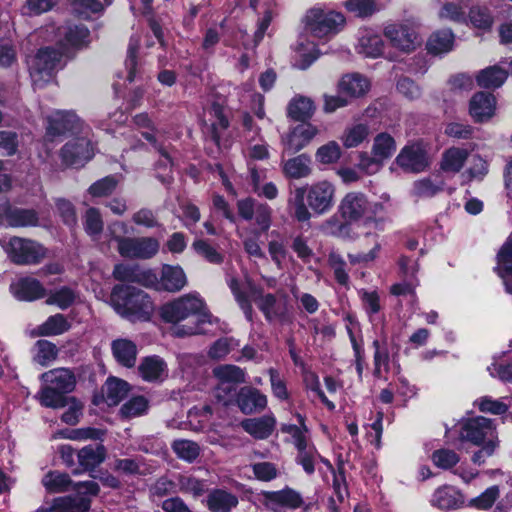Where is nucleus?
<instances>
[{"label":"nucleus","mask_w":512,"mask_h":512,"mask_svg":"<svg viewBox=\"0 0 512 512\" xmlns=\"http://www.w3.org/2000/svg\"><path fill=\"white\" fill-rule=\"evenodd\" d=\"M75 293L69 288H61L52 294L46 300L49 305H56L60 309L68 308L75 300Z\"/></svg>","instance_id":"64"},{"label":"nucleus","mask_w":512,"mask_h":512,"mask_svg":"<svg viewBox=\"0 0 512 512\" xmlns=\"http://www.w3.org/2000/svg\"><path fill=\"white\" fill-rule=\"evenodd\" d=\"M194 334L206 333L209 331L208 327L211 326L216 319L212 316L207 309L205 303L201 298L194 294Z\"/></svg>","instance_id":"40"},{"label":"nucleus","mask_w":512,"mask_h":512,"mask_svg":"<svg viewBox=\"0 0 512 512\" xmlns=\"http://www.w3.org/2000/svg\"><path fill=\"white\" fill-rule=\"evenodd\" d=\"M104 223L100 211L90 207L84 214V229L92 237L99 236L103 231Z\"/></svg>","instance_id":"54"},{"label":"nucleus","mask_w":512,"mask_h":512,"mask_svg":"<svg viewBox=\"0 0 512 512\" xmlns=\"http://www.w3.org/2000/svg\"><path fill=\"white\" fill-rule=\"evenodd\" d=\"M41 379L51 387L62 391L71 392L75 387V377L73 373L65 368L53 369L41 375Z\"/></svg>","instance_id":"27"},{"label":"nucleus","mask_w":512,"mask_h":512,"mask_svg":"<svg viewBox=\"0 0 512 512\" xmlns=\"http://www.w3.org/2000/svg\"><path fill=\"white\" fill-rule=\"evenodd\" d=\"M454 35L451 30L445 29L434 32L427 41V50L434 55H440L452 50Z\"/></svg>","instance_id":"37"},{"label":"nucleus","mask_w":512,"mask_h":512,"mask_svg":"<svg viewBox=\"0 0 512 512\" xmlns=\"http://www.w3.org/2000/svg\"><path fill=\"white\" fill-rule=\"evenodd\" d=\"M242 428L256 439L268 438L275 429L276 419L272 414L258 418L245 419L241 423Z\"/></svg>","instance_id":"25"},{"label":"nucleus","mask_w":512,"mask_h":512,"mask_svg":"<svg viewBox=\"0 0 512 512\" xmlns=\"http://www.w3.org/2000/svg\"><path fill=\"white\" fill-rule=\"evenodd\" d=\"M250 296L265 319L269 322H287L290 319L287 296L283 293L281 299L271 293H264L259 287L250 286Z\"/></svg>","instance_id":"7"},{"label":"nucleus","mask_w":512,"mask_h":512,"mask_svg":"<svg viewBox=\"0 0 512 512\" xmlns=\"http://www.w3.org/2000/svg\"><path fill=\"white\" fill-rule=\"evenodd\" d=\"M237 403L243 413L252 414L266 408L267 397L255 388L243 387L239 391Z\"/></svg>","instance_id":"23"},{"label":"nucleus","mask_w":512,"mask_h":512,"mask_svg":"<svg viewBox=\"0 0 512 512\" xmlns=\"http://www.w3.org/2000/svg\"><path fill=\"white\" fill-rule=\"evenodd\" d=\"M498 274L503 279L506 291L512 294V239H507L498 255Z\"/></svg>","instance_id":"28"},{"label":"nucleus","mask_w":512,"mask_h":512,"mask_svg":"<svg viewBox=\"0 0 512 512\" xmlns=\"http://www.w3.org/2000/svg\"><path fill=\"white\" fill-rule=\"evenodd\" d=\"M508 73L499 66H491L481 70L477 77V83L484 88H498L507 79Z\"/></svg>","instance_id":"42"},{"label":"nucleus","mask_w":512,"mask_h":512,"mask_svg":"<svg viewBox=\"0 0 512 512\" xmlns=\"http://www.w3.org/2000/svg\"><path fill=\"white\" fill-rule=\"evenodd\" d=\"M395 151L396 142L390 134L382 132L374 137L371 153L376 155L382 162L391 158Z\"/></svg>","instance_id":"45"},{"label":"nucleus","mask_w":512,"mask_h":512,"mask_svg":"<svg viewBox=\"0 0 512 512\" xmlns=\"http://www.w3.org/2000/svg\"><path fill=\"white\" fill-rule=\"evenodd\" d=\"M344 7L358 17H368L376 11L374 0H347Z\"/></svg>","instance_id":"59"},{"label":"nucleus","mask_w":512,"mask_h":512,"mask_svg":"<svg viewBox=\"0 0 512 512\" xmlns=\"http://www.w3.org/2000/svg\"><path fill=\"white\" fill-rule=\"evenodd\" d=\"M192 313V297L184 295L164 304L160 308L161 318L168 323L176 324L185 320Z\"/></svg>","instance_id":"18"},{"label":"nucleus","mask_w":512,"mask_h":512,"mask_svg":"<svg viewBox=\"0 0 512 512\" xmlns=\"http://www.w3.org/2000/svg\"><path fill=\"white\" fill-rule=\"evenodd\" d=\"M206 502L212 512H229L238 504V499L227 491L214 490L209 494Z\"/></svg>","instance_id":"38"},{"label":"nucleus","mask_w":512,"mask_h":512,"mask_svg":"<svg viewBox=\"0 0 512 512\" xmlns=\"http://www.w3.org/2000/svg\"><path fill=\"white\" fill-rule=\"evenodd\" d=\"M130 385L128 382L110 377L103 386V395L108 405L119 404L129 393Z\"/></svg>","instance_id":"33"},{"label":"nucleus","mask_w":512,"mask_h":512,"mask_svg":"<svg viewBox=\"0 0 512 512\" xmlns=\"http://www.w3.org/2000/svg\"><path fill=\"white\" fill-rule=\"evenodd\" d=\"M10 292L19 301H34L44 297L45 288L37 279L23 277L11 283Z\"/></svg>","instance_id":"19"},{"label":"nucleus","mask_w":512,"mask_h":512,"mask_svg":"<svg viewBox=\"0 0 512 512\" xmlns=\"http://www.w3.org/2000/svg\"><path fill=\"white\" fill-rule=\"evenodd\" d=\"M475 404L481 412L490 413L493 415L505 414L509 409V405L506 404L503 400L493 399L489 396L477 399Z\"/></svg>","instance_id":"57"},{"label":"nucleus","mask_w":512,"mask_h":512,"mask_svg":"<svg viewBox=\"0 0 512 512\" xmlns=\"http://www.w3.org/2000/svg\"><path fill=\"white\" fill-rule=\"evenodd\" d=\"M149 408V401L144 396H134L125 402L120 413L125 418H134L144 415Z\"/></svg>","instance_id":"51"},{"label":"nucleus","mask_w":512,"mask_h":512,"mask_svg":"<svg viewBox=\"0 0 512 512\" xmlns=\"http://www.w3.org/2000/svg\"><path fill=\"white\" fill-rule=\"evenodd\" d=\"M384 43L382 38L371 31H365L357 46L358 52L365 57L376 58L383 52Z\"/></svg>","instance_id":"39"},{"label":"nucleus","mask_w":512,"mask_h":512,"mask_svg":"<svg viewBox=\"0 0 512 512\" xmlns=\"http://www.w3.org/2000/svg\"><path fill=\"white\" fill-rule=\"evenodd\" d=\"M229 286L246 319L252 322L253 307L249 297L240 290L238 281L236 279H232L229 283Z\"/></svg>","instance_id":"62"},{"label":"nucleus","mask_w":512,"mask_h":512,"mask_svg":"<svg viewBox=\"0 0 512 512\" xmlns=\"http://www.w3.org/2000/svg\"><path fill=\"white\" fill-rule=\"evenodd\" d=\"M297 419L299 425L295 424H284L281 427V431L283 433H287L291 436L292 442L296 449L303 447L310 442L309 435H308V429L304 423V418L302 415L297 414Z\"/></svg>","instance_id":"48"},{"label":"nucleus","mask_w":512,"mask_h":512,"mask_svg":"<svg viewBox=\"0 0 512 512\" xmlns=\"http://www.w3.org/2000/svg\"><path fill=\"white\" fill-rule=\"evenodd\" d=\"M384 35L393 47L404 52H411L420 45L418 33L410 24H390L385 28Z\"/></svg>","instance_id":"12"},{"label":"nucleus","mask_w":512,"mask_h":512,"mask_svg":"<svg viewBox=\"0 0 512 512\" xmlns=\"http://www.w3.org/2000/svg\"><path fill=\"white\" fill-rule=\"evenodd\" d=\"M293 65L301 70L307 69L319 57L317 45L301 35L293 47Z\"/></svg>","instance_id":"22"},{"label":"nucleus","mask_w":512,"mask_h":512,"mask_svg":"<svg viewBox=\"0 0 512 512\" xmlns=\"http://www.w3.org/2000/svg\"><path fill=\"white\" fill-rule=\"evenodd\" d=\"M460 439L474 445L500 443L494 421L483 416L463 421L460 426Z\"/></svg>","instance_id":"9"},{"label":"nucleus","mask_w":512,"mask_h":512,"mask_svg":"<svg viewBox=\"0 0 512 512\" xmlns=\"http://www.w3.org/2000/svg\"><path fill=\"white\" fill-rule=\"evenodd\" d=\"M395 163L406 172L420 173L430 166L431 159L422 143H413L401 149Z\"/></svg>","instance_id":"11"},{"label":"nucleus","mask_w":512,"mask_h":512,"mask_svg":"<svg viewBox=\"0 0 512 512\" xmlns=\"http://www.w3.org/2000/svg\"><path fill=\"white\" fill-rule=\"evenodd\" d=\"M341 154L339 144L336 141H330L317 149L315 157L321 164H333L340 159Z\"/></svg>","instance_id":"55"},{"label":"nucleus","mask_w":512,"mask_h":512,"mask_svg":"<svg viewBox=\"0 0 512 512\" xmlns=\"http://www.w3.org/2000/svg\"><path fill=\"white\" fill-rule=\"evenodd\" d=\"M369 134L370 128L367 124L355 123L344 129L340 140L345 148H356L368 139Z\"/></svg>","instance_id":"34"},{"label":"nucleus","mask_w":512,"mask_h":512,"mask_svg":"<svg viewBox=\"0 0 512 512\" xmlns=\"http://www.w3.org/2000/svg\"><path fill=\"white\" fill-rule=\"evenodd\" d=\"M239 347V341L233 337H223L215 341L209 349V356L219 360L227 356L232 350Z\"/></svg>","instance_id":"53"},{"label":"nucleus","mask_w":512,"mask_h":512,"mask_svg":"<svg viewBox=\"0 0 512 512\" xmlns=\"http://www.w3.org/2000/svg\"><path fill=\"white\" fill-rule=\"evenodd\" d=\"M311 172V158L306 154H300L283 162V173L288 178H305Z\"/></svg>","instance_id":"32"},{"label":"nucleus","mask_w":512,"mask_h":512,"mask_svg":"<svg viewBox=\"0 0 512 512\" xmlns=\"http://www.w3.org/2000/svg\"><path fill=\"white\" fill-rule=\"evenodd\" d=\"M141 378L147 382L161 381L166 376V363L159 356H148L138 366Z\"/></svg>","instance_id":"26"},{"label":"nucleus","mask_w":512,"mask_h":512,"mask_svg":"<svg viewBox=\"0 0 512 512\" xmlns=\"http://www.w3.org/2000/svg\"><path fill=\"white\" fill-rule=\"evenodd\" d=\"M186 284L183 270L177 266L164 265L161 270L159 285L168 292H177Z\"/></svg>","instance_id":"30"},{"label":"nucleus","mask_w":512,"mask_h":512,"mask_svg":"<svg viewBox=\"0 0 512 512\" xmlns=\"http://www.w3.org/2000/svg\"><path fill=\"white\" fill-rule=\"evenodd\" d=\"M443 186V181L425 177L414 182L413 194L419 198H430L442 191Z\"/></svg>","instance_id":"49"},{"label":"nucleus","mask_w":512,"mask_h":512,"mask_svg":"<svg viewBox=\"0 0 512 512\" xmlns=\"http://www.w3.org/2000/svg\"><path fill=\"white\" fill-rule=\"evenodd\" d=\"M113 275L122 282L143 283L145 279V272L136 265L119 264L115 266Z\"/></svg>","instance_id":"52"},{"label":"nucleus","mask_w":512,"mask_h":512,"mask_svg":"<svg viewBox=\"0 0 512 512\" xmlns=\"http://www.w3.org/2000/svg\"><path fill=\"white\" fill-rule=\"evenodd\" d=\"M114 358L122 366L131 368L136 363L137 347L128 339H116L111 344Z\"/></svg>","instance_id":"29"},{"label":"nucleus","mask_w":512,"mask_h":512,"mask_svg":"<svg viewBox=\"0 0 512 512\" xmlns=\"http://www.w3.org/2000/svg\"><path fill=\"white\" fill-rule=\"evenodd\" d=\"M0 246L9 259L18 265L37 264L46 255V249L40 243L26 238L12 237L8 242L0 240Z\"/></svg>","instance_id":"5"},{"label":"nucleus","mask_w":512,"mask_h":512,"mask_svg":"<svg viewBox=\"0 0 512 512\" xmlns=\"http://www.w3.org/2000/svg\"><path fill=\"white\" fill-rule=\"evenodd\" d=\"M336 202V186L328 180H320L304 187H297L288 199V208L299 222L311 219L315 215L329 213Z\"/></svg>","instance_id":"2"},{"label":"nucleus","mask_w":512,"mask_h":512,"mask_svg":"<svg viewBox=\"0 0 512 512\" xmlns=\"http://www.w3.org/2000/svg\"><path fill=\"white\" fill-rule=\"evenodd\" d=\"M94 154V149L86 138H76L68 143L61 150V158L66 166H83Z\"/></svg>","instance_id":"16"},{"label":"nucleus","mask_w":512,"mask_h":512,"mask_svg":"<svg viewBox=\"0 0 512 512\" xmlns=\"http://www.w3.org/2000/svg\"><path fill=\"white\" fill-rule=\"evenodd\" d=\"M202 121L209 131L212 141L219 148H227L230 146L228 132L230 122L222 104L214 101L209 106L205 107L204 119Z\"/></svg>","instance_id":"8"},{"label":"nucleus","mask_w":512,"mask_h":512,"mask_svg":"<svg viewBox=\"0 0 512 512\" xmlns=\"http://www.w3.org/2000/svg\"><path fill=\"white\" fill-rule=\"evenodd\" d=\"M0 222L11 227L36 226L38 216L34 210L13 208L5 203L0 205Z\"/></svg>","instance_id":"17"},{"label":"nucleus","mask_w":512,"mask_h":512,"mask_svg":"<svg viewBox=\"0 0 512 512\" xmlns=\"http://www.w3.org/2000/svg\"><path fill=\"white\" fill-rule=\"evenodd\" d=\"M82 127L81 119L73 111L56 110L46 117V135L55 137Z\"/></svg>","instance_id":"15"},{"label":"nucleus","mask_w":512,"mask_h":512,"mask_svg":"<svg viewBox=\"0 0 512 512\" xmlns=\"http://www.w3.org/2000/svg\"><path fill=\"white\" fill-rule=\"evenodd\" d=\"M431 502L442 510H450L459 507L461 496L454 488L445 486L435 491Z\"/></svg>","instance_id":"41"},{"label":"nucleus","mask_w":512,"mask_h":512,"mask_svg":"<svg viewBox=\"0 0 512 512\" xmlns=\"http://www.w3.org/2000/svg\"><path fill=\"white\" fill-rule=\"evenodd\" d=\"M261 496L263 505L274 512H280L283 509H297L303 504L301 495L291 488L263 491Z\"/></svg>","instance_id":"13"},{"label":"nucleus","mask_w":512,"mask_h":512,"mask_svg":"<svg viewBox=\"0 0 512 512\" xmlns=\"http://www.w3.org/2000/svg\"><path fill=\"white\" fill-rule=\"evenodd\" d=\"M297 462L303 467L306 473L312 474L315 470V463L318 452L312 443L297 449Z\"/></svg>","instance_id":"56"},{"label":"nucleus","mask_w":512,"mask_h":512,"mask_svg":"<svg viewBox=\"0 0 512 512\" xmlns=\"http://www.w3.org/2000/svg\"><path fill=\"white\" fill-rule=\"evenodd\" d=\"M315 111V106L310 98L296 96L287 106V115L295 121H306L310 119Z\"/></svg>","instance_id":"35"},{"label":"nucleus","mask_w":512,"mask_h":512,"mask_svg":"<svg viewBox=\"0 0 512 512\" xmlns=\"http://www.w3.org/2000/svg\"><path fill=\"white\" fill-rule=\"evenodd\" d=\"M328 262L334 271L336 281L346 286L349 282V276L345 271V261L342 256L337 252H331L328 256Z\"/></svg>","instance_id":"63"},{"label":"nucleus","mask_w":512,"mask_h":512,"mask_svg":"<svg viewBox=\"0 0 512 512\" xmlns=\"http://www.w3.org/2000/svg\"><path fill=\"white\" fill-rule=\"evenodd\" d=\"M318 133V128L311 123H303L293 127L281 137L284 152L295 153L302 150Z\"/></svg>","instance_id":"14"},{"label":"nucleus","mask_w":512,"mask_h":512,"mask_svg":"<svg viewBox=\"0 0 512 512\" xmlns=\"http://www.w3.org/2000/svg\"><path fill=\"white\" fill-rule=\"evenodd\" d=\"M432 461L437 467L447 470L454 467L460 461V457L453 450L438 449L433 452Z\"/></svg>","instance_id":"60"},{"label":"nucleus","mask_w":512,"mask_h":512,"mask_svg":"<svg viewBox=\"0 0 512 512\" xmlns=\"http://www.w3.org/2000/svg\"><path fill=\"white\" fill-rule=\"evenodd\" d=\"M110 305L117 314L131 321L148 320L154 310L153 302L147 293L125 285L113 288Z\"/></svg>","instance_id":"3"},{"label":"nucleus","mask_w":512,"mask_h":512,"mask_svg":"<svg viewBox=\"0 0 512 512\" xmlns=\"http://www.w3.org/2000/svg\"><path fill=\"white\" fill-rule=\"evenodd\" d=\"M89 34L85 26L68 27L65 31V40L72 47H81L89 42Z\"/></svg>","instance_id":"61"},{"label":"nucleus","mask_w":512,"mask_h":512,"mask_svg":"<svg viewBox=\"0 0 512 512\" xmlns=\"http://www.w3.org/2000/svg\"><path fill=\"white\" fill-rule=\"evenodd\" d=\"M41 405L50 408H62L67 405L65 393L46 384L39 393Z\"/></svg>","instance_id":"50"},{"label":"nucleus","mask_w":512,"mask_h":512,"mask_svg":"<svg viewBox=\"0 0 512 512\" xmlns=\"http://www.w3.org/2000/svg\"><path fill=\"white\" fill-rule=\"evenodd\" d=\"M496 100L490 93L478 92L470 100L469 112L476 122H485L493 117Z\"/></svg>","instance_id":"21"},{"label":"nucleus","mask_w":512,"mask_h":512,"mask_svg":"<svg viewBox=\"0 0 512 512\" xmlns=\"http://www.w3.org/2000/svg\"><path fill=\"white\" fill-rule=\"evenodd\" d=\"M117 184L118 180L114 176H107L93 183L89 187L88 193L92 197H107L114 192Z\"/></svg>","instance_id":"58"},{"label":"nucleus","mask_w":512,"mask_h":512,"mask_svg":"<svg viewBox=\"0 0 512 512\" xmlns=\"http://www.w3.org/2000/svg\"><path fill=\"white\" fill-rule=\"evenodd\" d=\"M42 484L50 493H61L70 489L72 480L67 473L49 471L43 476Z\"/></svg>","instance_id":"46"},{"label":"nucleus","mask_w":512,"mask_h":512,"mask_svg":"<svg viewBox=\"0 0 512 512\" xmlns=\"http://www.w3.org/2000/svg\"><path fill=\"white\" fill-rule=\"evenodd\" d=\"M63 52L53 48L40 49L28 61L30 76L35 86L41 87L49 82L56 70L61 67Z\"/></svg>","instance_id":"6"},{"label":"nucleus","mask_w":512,"mask_h":512,"mask_svg":"<svg viewBox=\"0 0 512 512\" xmlns=\"http://www.w3.org/2000/svg\"><path fill=\"white\" fill-rule=\"evenodd\" d=\"M213 375L219 382L217 389V396L219 398L222 397L220 394L221 391L230 392L234 390V386L236 384L243 383L245 381L244 371L240 367L231 364L219 365L215 367L213 369Z\"/></svg>","instance_id":"20"},{"label":"nucleus","mask_w":512,"mask_h":512,"mask_svg":"<svg viewBox=\"0 0 512 512\" xmlns=\"http://www.w3.org/2000/svg\"><path fill=\"white\" fill-rule=\"evenodd\" d=\"M58 355V348L47 340H39L33 349V360L41 366L50 365Z\"/></svg>","instance_id":"47"},{"label":"nucleus","mask_w":512,"mask_h":512,"mask_svg":"<svg viewBox=\"0 0 512 512\" xmlns=\"http://www.w3.org/2000/svg\"><path fill=\"white\" fill-rule=\"evenodd\" d=\"M117 249L122 257L130 259H150L159 251V241L152 237L115 236Z\"/></svg>","instance_id":"10"},{"label":"nucleus","mask_w":512,"mask_h":512,"mask_svg":"<svg viewBox=\"0 0 512 512\" xmlns=\"http://www.w3.org/2000/svg\"><path fill=\"white\" fill-rule=\"evenodd\" d=\"M71 324L63 314H55L47 318L37 328V335L41 336H56L67 332Z\"/></svg>","instance_id":"44"},{"label":"nucleus","mask_w":512,"mask_h":512,"mask_svg":"<svg viewBox=\"0 0 512 512\" xmlns=\"http://www.w3.org/2000/svg\"><path fill=\"white\" fill-rule=\"evenodd\" d=\"M369 211L370 202L366 195L361 192L347 193L339 204V212L346 221L356 222L365 217L364 226L369 229L365 233V239L371 240L373 244V247L368 252L348 254V259L353 265L368 264L375 261L382 248L379 235L373 233L371 229L382 232L384 230L383 220L380 218L366 217Z\"/></svg>","instance_id":"1"},{"label":"nucleus","mask_w":512,"mask_h":512,"mask_svg":"<svg viewBox=\"0 0 512 512\" xmlns=\"http://www.w3.org/2000/svg\"><path fill=\"white\" fill-rule=\"evenodd\" d=\"M370 89V81L361 74L352 73L344 75L338 83V91L350 98L365 95Z\"/></svg>","instance_id":"24"},{"label":"nucleus","mask_w":512,"mask_h":512,"mask_svg":"<svg viewBox=\"0 0 512 512\" xmlns=\"http://www.w3.org/2000/svg\"><path fill=\"white\" fill-rule=\"evenodd\" d=\"M90 500L84 496H63L53 500L52 510L55 512H87Z\"/></svg>","instance_id":"36"},{"label":"nucleus","mask_w":512,"mask_h":512,"mask_svg":"<svg viewBox=\"0 0 512 512\" xmlns=\"http://www.w3.org/2000/svg\"><path fill=\"white\" fill-rule=\"evenodd\" d=\"M78 462L85 471H92L99 466L106 457V450L103 445H88L79 450Z\"/></svg>","instance_id":"31"},{"label":"nucleus","mask_w":512,"mask_h":512,"mask_svg":"<svg viewBox=\"0 0 512 512\" xmlns=\"http://www.w3.org/2000/svg\"><path fill=\"white\" fill-rule=\"evenodd\" d=\"M303 23L307 33L322 39L339 33L344 28L346 19L340 12L313 7L307 11Z\"/></svg>","instance_id":"4"},{"label":"nucleus","mask_w":512,"mask_h":512,"mask_svg":"<svg viewBox=\"0 0 512 512\" xmlns=\"http://www.w3.org/2000/svg\"><path fill=\"white\" fill-rule=\"evenodd\" d=\"M468 157V151L463 148L452 147L442 156L441 169L445 172H459Z\"/></svg>","instance_id":"43"}]
</instances>
